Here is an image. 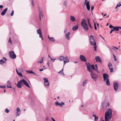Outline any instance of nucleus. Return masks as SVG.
<instances>
[{"label":"nucleus","mask_w":121,"mask_h":121,"mask_svg":"<svg viewBox=\"0 0 121 121\" xmlns=\"http://www.w3.org/2000/svg\"><path fill=\"white\" fill-rule=\"evenodd\" d=\"M79 58L82 61L85 62H86L87 61L85 57L83 55H81L80 56Z\"/></svg>","instance_id":"obj_8"},{"label":"nucleus","mask_w":121,"mask_h":121,"mask_svg":"<svg viewBox=\"0 0 121 121\" xmlns=\"http://www.w3.org/2000/svg\"><path fill=\"white\" fill-rule=\"evenodd\" d=\"M5 112L7 113H8L9 112V110L7 108H6L5 109Z\"/></svg>","instance_id":"obj_39"},{"label":"nucleus","mask_w":121,"mask_h":121,"mask_svg":"<svg viewBox=\"0 0 121 121\" xmlns=\"http://www.w3.org/2000/svg\"><path fill=\"white\" fill-rule=\"evenodd\" d=\"M43 59L42 58V60L41 61H38V62H37V63H43Z\"/></svg>","instance_id":"obj_45"},{"label":"nucleus","mask_w":121,"mask_h":121,"mask_svg":"<svg viewBox=\"0 0 121 121\" xmlns=\"http://www.w3.org/2000/svg\"><path fill=\"white\" fill-rule=\"evenodd\" d=\"M0 88H5V86H2L0 85Z\"/></svg>","instance_id":"obj_48"},{"label":"nucleus","mask_w":121,"mask_h":121,"mask_svg":"<svg viewBox=\"0 0 121 121\" xmlns=\"http://www.w3.org/2000/svg\"><path fill=\"white\" fill-rule=\"evenodd\" d=\"M118 7V4H117V5L115 7V9H117V7Z\"/></svg>","instance_id":"obj_60"},{"label":"nucleus","mask_w":121,"mask_h":121,"mask_svg":"<svg viewBox=\"0 0 121 121\" xmlns=\"http://www.w3.org/2000/svg\"><path fill=\"white\" fill-rule=\"evenodd\" d=\"M70 33L69 32H68L65 35V38L67 40H69V39L70 37L69 35H70Z\"/></svg>","instance_id":"obj_13"},{"label":"nucleus","mask_w":121,"mask_h":121,"mask_svg":"<svg viewBox=\"0 0 121 121\" xmlns=\"http://www.w3.org/2000/svg\"><path fill=\"white\" fill-rule=\"evenodd\" d=\"M91 73V78L94 81H96L98 78V76L97 75L94 73L93 71Z\"/></svg>","instance_id":"obj_5"},{"label":"nucleus","mask_w":121,"mask_h":121,"mask_svg":"<svg viewBox=\"0 0 121 121\" xmlns=\"http://www.w3.org/2000/svg\"><path fill=\"white\" fill-rule=\"evenodd\" d=\"M49 39L51 41L53 42H54L55 41V40L54 39V38L53 37H50V38Z\"/></svg>","instance_id":"obj_33"},{"label":"nucleus","mask_w":121,"mask_h":121,"mask_svg":"<svg viewBox=\"0 0 121 121\" xmlns=\"http://www.w3.org/2000/svg\"><path fill=\"white\" fill-rule=\"evenodd\" d=\"M112 64L110 63H109L108 64V66L109 68H110V66H112Z\"/></svg>","instance_id":"obj_40"},{"label":"nucleus","mask_w":121,"mask_h":121,"mask_svg":"<svg viewBox=\"0 0 121 121\" xmlns=\"http://www.w3.org/2000/svg\"><path fill=\"white\" fill-rule=\"evenodd\" d=\"M95 70L96 71H97V73H100V72L98 70V69H95Z\"/></svg>","instance_id":"obj_51"},{"label":"nucleus","mask_w":121,"mask_h":121,"mask_svg":"<svg viewBox=\"0 0 121 121\" xmlns=\"http://www.w3.org/2000/svg\"><path fill=\"white\" fill-rule=\"evenodd\" d=\"M95 60L96 61L100 63H102V61L101 59L98 56H96L95 57Z\"/></svg>","instance_id":"obj_10"},{"label":"nucleus","mask_w":121,"mask_h":121,"mask_svg":"<svg viewBox=\"0 0 121 121\" xmlns=\"http://www.w3.org/2000/svg\"><path fill=\"white\" fill-rule=\"evenodd\" d=\"M55 104H56V106L57 105H59L60 106V104H59V103L57 102H55Z\"/></svg>","instance_id":"obj_41"},{"label":"nucleus","mask_w":121,"mask_h":121,"mask_svg":"<svg viewBox=\"0 0 121 121\" xmlns=\"http://www.w3.org/2000/svg\"><path fill=\"white\" fill-rule=\"evenodd\" d=\"M114 26H113L112 25H110L109 27L110 28H113H113H114Z\"/></svg>","instance_id":"obj_42"},{"label":"nucleus","mask_w":121,"mask_h":121,"mask_svg":"<svg viewBox=\"0 0 121 121\" xmlns=\"http://www.w3.org/2000/svg\"><path fill=\"white\" fill-rule=\"evenodd\" d=\"M106 84L107 86H110V82L109 79H107V80H106Z\"/></svg>","instance_id":"obj_22"},{"label":"nucleus","mask_w":121,"mask_h":121,"mask_svg":"<svg viewBox=\"0 0 121 121\" xmlns=\"http://www.w3.org/2000/svg\"><path fill=\"white\" fill-rule=\"evenodd\" d=\"M86 6L90 5L89 4V1H88L86 2Z\"/></svg>","instance_id":"obj_47"},{"label":"nucleus","mask_w":121,"mask_h":121,"mask_svg":"<svg viewBox=\"0 0 121 121\" xmlns=\"http://www.w3.org/2000/svg\"><path fill=\"white\" fill-rule=\"evenodd\" d=\"M9 55L10 58L13 59H15L16 57V55L13 51H10L9 52Z\"/></svg>","instance_id":"obj_4"},{"label":"nucleus","mask_w":121,"mask_h":121,"mask_svg":"<svg viewBox=\"0 0 121 121\" xmlns=\"http://www.w3.org/2000/svg\"><path fill=\"white\" fill-rule=\"evenodd\" d=\"M39 70L41 71H43V68H42L41 69H39Z\"/></svg>","instance_id":"obj_58"},{"label":"nucleus","mask_w":121,"mask_h":121,"mask_svg":"<svg viewBox=\"0 0 121 121\" xmlns=\"http://www.w3.org/2000/svg\"><path fill=\"white\" fill-rule=\"evenodd\" d=\"M28 73H33V71L32 70H30L29 71H26Z\"/></svg>","instance_id":"obj_30"},{"label":"nucleus","mask_w":121,"mask_h":121,"mask_svg":"<svg viewBox=\"0 0 121 121\" xmlns=\"http://www.w3.org/2000/svg\"><path fill=\"white\" fill-rule=\"evenodd\" d=\"M37 32L38 34H39V37H42V33L41 30L40 29H39L37 30Z\"/></svg>","instance_id":"obj_14"},{"label":"nucleus","mask_w":121,"mask_h":121,"mask_svg":"<svg viewBox=\"0 0 121 121\" xmlns=\"http://www.w3.org/2000/svg\"><path fill=\"white\" fill-rule=\"evenodd\" d=\"M3 59L5 61H6L7 60V58L5 57H3Z\"/></svg>","instance_id":"obj_46"},{"label":"nucleus","mask_w":121,"mask_h":121,"mask_svg":"<svg viewBox=\"0 0 121 121\" xmlns=\"http://www.w3.org/2000/svg\"><path fill=\"white\" fill-rule=\"evenodd\" d=\"M7 9H8L7 8L5 9L1 12V15L2 16L4 15L7 11Z\"/></svg>","instance_id":"obj_15"},{"label":"nucleus","mask_w":121,"mask_h":121,"mask_svg":"<svg viewBox=\"0 0 121 121\" xmlns=\"http://www.w3.org/2000/svg\"><path fill=\"white\" fill-rule=\"evenodd\" d=\"M94 27H95V30H97V27H96V23L95 22L94 23Z\"/></svg>","instance_id":"obj_44"},{"label":"nucleus","mask_w":121,"mask_h":121,"mask_svg":"<svg viewBox=\"0 0 121 121\" xmlns=\"http://www.w3.org/2000/svg\"><path fill=\"white\" fill-rule=\"evenodd\" d=\"M66 62L68 63V62H67V61H65V60H64V65H65V64L66 63Z\"/></svg>","instance_id":"obj_49"},{"label":"nucleus","mask_w":121,"mask_h":121,"mask_svg":"<svg viewBox=\"0 0 121 121\" xmlns=\"http://www.w3.org/2000/svg\"><path fill=\"white\" fill-rule=\"evenodd\" d=\"M41 15L42 16V17H43V13L41 11H39V20L40 21L41 20Z\"/></svg>","instance_id":"obj_26"},{"label":"nucleus","mask_w":121,"mask_h":121,"mask_svg":"<svg viewBox=\"0 0 121 121\" xmlns=\"http://www.w3.org/2000/svg\"><path fill=\"white\" fill-rule=\"evenodd\" d=\"M59 60L60 61L64 60L65 59V57L63 56H61L59 57Z\"/></svg>","instance_id":"obj_21"},{"label":"nucleus","mask_w":121,"mask_h":121,"mask_svg":"<svg viewBox=\"0 0 121 121\" xmlns=\"http://www.w3.org/2000/svg\"><path fill=\"white\" fill-rule=\"evenodd\" d=\"M3 7V6L2 5H0V9H2Z\"/></svg>","instance_id":"obj_57"},{"label":"nucleus","mask_w":121,"mask_h":121,"mask_svg":"<svg viewBox=\"0 0 121 121\" xmlns=\"http://www.w3.org/2000/svg\"><path fill=\"white\" fill-rule=\"evenodd\" d=\"M87 9L89 11L90 9V5L86 6Z\"/></svg>","instance_id":"obj_37"},{"label":"nucleus","mask_w":121,"mask_h":121,"mask_svg":"<svg viewBox=\"0 0 121 121\" xmlns=\"http://www.w3.org/2000/svg\"><path fill=\"white\" fill-rule=\"evenodd\" d=\"M94 45V48L95 51H96L97 50V46L96 43V42L95 43V44L93 45Z\"/></svg>","instance_id":"obj_27"},{"label":"nucleus","mask_w":121,"mask_h":121,"mask_svg":"<svg viewBox=\"0 0 121 121\" xmlns=\"http://www.w3.org/2000/svg\"><path fill=\"white\" fill-rule=\"evenodd\" d=\"M70 20L73 22L75 20V18L73 16H70Z\"/></svg>","instance_id":"obj_19"},{"label":"nucleus","mask_w":121,"mask_h":121,"mask_svg":"<svg viewBox=\"0 0 121 121\" xmlns=\"http://www.w3.org/2000/svg\"><path fill=\"white\" fill-rule=\"evenodd\" d=\"M66 2L65 1V2H64V5H65L66 6Z\"/></svg>","instance_id":"obj_54"},{"label":"nucleus","mask_w":121,"mask_h":121,"mask_svg":"<svg viewBox=\"0 0 121 121\" xmlns=\"http://www.w3.org/2000/svg\"><path fill=\"white\" fill-rule=\"evenodd\" d=\"M95 67L96 68L95 69H98V66L97 64L95 65Z\"/></svg>","instance_id":"obj_55"},{"label":"nucleus","mask_w":121,"mask_h":121,"mask_svg":"<svg viewBox=\"0 0 121 121\" xmlns=\"http://www.w3.org/2000/svg\"><path fill=\"white\" fill-rule=\"evenodd\" d=\"M67 29H66L65 30H64V33H66L67 32Z\"/></svg>","instance_id":"obj_62"},{"label":"nucleus","mask_w":121,"mask_h":121,"mask_svg":"<svg viewBox=\"0 0 121 121\" xmlns=\"http://www.w3.org/2000/svg\"><path fill=\"white\" fill-rule=\"evenodd\" d=\"M65 105V103H64L63 102H61V103L60 104V107H62V105Z\"/></svg>","instance_id":"obj_38"},{"label":"nucleus","mask_w":121,"mask_h":121,"mask_svg":"<svg viewBox=\"0 0 121 121\" xmlns=\"http://www.w3.org/2000/svg\"><path fill=\"white\" fill-rule=\"evenodd\" d=\"M114 30L117 31L119 30V26H114L113 29Z\"/></svg>","instance_id":"obj_20"},{"label":"nucleus","mask_w":121,"mask_h":121,"mask_svg":"<svg viewBox=\"0 0 121 121\" xmlns=\"http://www.w3.org/2000/svg\"><path fill=\"white\" fill-rule=\"evenodd\" d=\"M78 28V25H76L74 26L72 28V30L73 31H74L76 30Z\"/></svg>","instance_id":"obj_17"},{"label":"nucleus","mask_w":121,"mask_h":121,"mask_svg":"<svg viewBox=\"0 0 121 121\" xmlns=\"http://www.w3.org/2000/svg\"><path fill=\"white\" fill-rule=\"evenodd\" d=\"M12 41L11 40V38H10L9 39V41H8L9 43H11V44H12Z\"/></svg>","instance_id":"obj_43"},{"label":"nucleus","mask_w":121,"mask_h":121,"mask_svg":"<svg viewBox=\"0 0 121 121\" xmlns=\"http://www.w3.org/2000/svg\"><path fill=\"white\" fill-rule=\"evenodd\" d=\"M88 24H89V26H90V27L91 28H92V27L89 22V19L88 18Z\"/></svg>","instance_id":"obj_32"},{"label":"nucleus","mask_w":121,"mask_h":121,"mask_svg":"<svg viewBox=\"0 0 121 121\" xmlns=\"http://www.w3.org/2000/svg\"><path fill=\"white\" fill-rule=\"evenodd\" d=\"M109 68V69H110V71L111 73H112L113 72V69L112 68Z\"/></svg>","instance_id":"obj_35"},{"label":"nucleus","mask_w":121,"mask_h":121,"mask_svg":"<svg viewBox=\"0 0 121 121\" xmlns=\"http://www.w3.org/2000/svg\"><path fill=\"white\" fill-rule=\"evenodd\" d=\"M52 60L53 62H54L55 61V59H53L52 58H51V59Z\"/></svg>","instance_id":"obj_52"},{"label":"nucleus","mask_w":121,"mask_h":121,"mask_svg":"<svg viewBox=\"0 0 121 121\" xmlns=\"http://www.w3.org/2000/svg\"><path fill=\"white\" fill-rule=\"evenodd\" d=\"M103 76L104 78V81H106V80L109 79V77L108 75L106 73H104L103 74Z\"/></svg>","instance_id":"obj_7"},{"label":"nucleus","mask_w":121,"mask_h":121,"mask_svg":"<svg viewBox=\"0 0 121 121\" xmlns=\"http://www.w3.org/2000/svg\"><path fill=\"white\" fill-rule=\"evenodd\" d=\"M114 30H112L111 31H110L109 34H111L112 33V31H114Z\"/></svg>","instance_id":"obj_53"},{"label":"nucleus","mask_w":121,"mask_h":121,"mask_svg":"<svg viewBox=\"0 0 121 121\" xmlns=\"http://www.w3.org/2000/svg\"><path fill=\"white\" fill-rule=\"evenodd\" d=\"M94 8V6H92L91 7V11H92Z\"/></svg>","instance_id":"obj_56"},{"label":"nucleus","mask_w":121,"mask_h":121,"mask_svg":"<svg viewBox=\"0 0 121 121\" xmlns=\"http://www.w3.org/2000/svg\"><path fill=\"white\" fill-rule=\"evenodd\" d=\"M51 118L53 121H56L55 120L53 117H52Z\"/></svg>","instance_id":"obj_59"},{"label":"nucleus","mask_w":121,"mask_h":121,"mask_svg":"<svg viewBox=\"0 0 121 121\" xmlns=\"http://www.w3.org/2000/svg\"><path fill=\"white\" fill-rule=\"evenodd\" d=\"M118 7H120V6H121V4H118Z\"/></svg>","instance_id":"obj_64"},{"label":"nucleus","mask_w":121,"mask_h":121,"mask_svg":"<svg viewBox=\"0 0 121 121\" xmlns=\"http://www.w3.org/2000/svg\"><path fill=\"white\" fill-rule=\"evenodd\" d=\"M43 79L44 80V82H49L47 78H44Z\"/></svg>","instance_id":"obj_28"},{"label":"nucleus","mask_w":121,"mask_h":121,"mask_svg":"<svg viewBox=\"0 0 121 121\" xmlns=\"http://www.w3.org/2000/svg\"><path fill=\"white\" fill-rule=\"evenodd\" d=\"M31 4L33 5V6H34V2L33 0H32Z\"/></svg>","instance_id":"obj_50"},{"label":"nucleus","mask_w":121,"mask_h":121,"mask_svg":"<svg viewBox=\"0 0 121 121\" xmlns=\"http://www.w3.org/2000/svg\"><path fill=\"white\" fill-rule=\"evenodd\" d=\"M16 110L17 111V112L16 113L17 116H18L20 115L21 113L20 109L18 107L17 108Z\"/></svg>","instance_id":"obj_11"},{"label":"nucleus","mask_w":121,"mask_h":121,"mask_svg":"<svg viewBox=\"0 0 121 121\" xmlns=\"http://www.w3.org/2000/svg\"><path fill=\"white\" fill-rule=\"evenodd\" d=\"M112 111L111 109H108L105 114V121H108L110 120L112 116Z\"/></svg>","instance_id":"obj_1"},{"label":"nucleus","mask_w":121,"mask_h":121,"mask_svg":"<svg viewBox=\"0 0 121 121\" xmlns=\"http://www.w3.org/2000/svg\"><path fill=\"white\" fill-rule=\"evenodd\" d=\"M90 41L91 44L92 45H93L95 44V43L96 42L94 39H93V40H91Z\"/></svg>","instance_id":"obj_23"},{"label":"nucleus","mask_w":121,"mask_h":121,"mask_svg":"<svg viewBox=\"0 0 121 121\" xmlns=\"http://www.w3.org/2000/svg\"><path fill=\"white\" fill-rule=\"evenodd\" d=\"M91 68L95 70V67L94 65H90Z\"/></svg>","instance_id":"obj_31"},{"label":"nucleus","mask_w":121,"mask_h":121,"mask_svg":"<svg viewBox=\"0 0 121 121\" xmlns=\"http://www.w3.org/2000/svg\"><path fill=\"white\" fill-rule=\"evenodd\" d=\"M87 80L85 79L84 81L83 82V84H82V86H84L86 84V82H87Z\"/></svg>","instance_id":"obj_24"},{"label":"nucleus","mask_w":121,"mask_h":121,"mask_svg":"<svg viewBox=\"0 0 121 121\" xmlns=\"http://www.w3.org/2000/svg\"><path fill=\"white\" fill-rule=\"evenodd\" d=\"M81 25L83 27V29L85 31H87L88 29V26L85 22V20L84 19H82L81 22Z\"/></svg>","instance_id":"obj_3"},{"label":"nucleus","mask_w":121,"mask_h":121,"mask_svg":"<svg viewBox=\"0 0 121 121\" xmlns=\"http://www.w3.org/2000/svg\"><path fill=\"white\" fill-rule=\"evenodd\" d=\"M65 59L66 60V61H67L68 62H69V58H68L67 56H66L65 58Z\"/></svg>","instance_id":"obj_36"},{"label":"nucleus","mask_w":121,"mask_h":121,"mask_svg":"<svg viewBox=\"0 0 121 121\" xmlns=\"http://www.w3.org/2000/svg\"><path fill=\"white\" fill-rule=\"evenodd\" d=\"M94 39V37L93 35H90V40H92Z\"/></svg>","instance_id":"obj_29"},{"label":"nucleus","mask_w":121,"mask_h":121,"mask_svg":"<svg viewBox=\"0 0 121 121\" xmlns=\"http://www.w3.org/2000/svg\"><path fill=\"white\" fill-rule=\"evenodd\" d=\"M17 74L21 77H22L23 76V75L22 74V73L21 72L17 73Z\"/></svg>","instance_id":"obj_34"},{"label":"nucleus","mask_w":121,"mask_h":121,"mask_svg":"<svg viewBox=\"0 0 121 121\" xmlns=\"http://www.w3.org/2000/svg\"><path fill=\"white\" fill-rule=\"evenodd\" d=\"M23 83L26 86L30 88V87L28 82L24 79H22L18 82L17 85V86L19 88H21L23 85Z\"/></svg>","instance_id":"obj_2"},{"label":"nucleus","mask_w":121,"mask_h":121,"mask_svg":"<svg viewBox=\"0 0 121 121\" xmlns=\"http://www.w3.org/2000/svg\"><path fill=\"white\" fill-rule=\"evenodd\" d=\"M6 83L7 84V87L8 88H12V87L11 86V82H10V81L9 80H8L7 81V82Z\"/></svg>","instance_id":"obj_12"},{"label":"nucleus","mask_w":121,"mask_h":121,"mask_svg":"<svg viewBox=\"0 0 121 121\" xmlns=\"http://www.w3.org/2000/svg\"><path fill=\"white\" fill-rule=\"evenodd\" d=\"M113 86L115 91H117L118 87V83L117 82H115L113 84Z\"/></svg>","instance_id":"obj_6"},{"label":"nucleus","mask_w":121,"mask_h":121,"mask_svg":"<svg viewBox=\"0 0 121 121\" xmlns=\"http://www.w3.org/2000/svg\"><path fill=\"white\" fill-rule=\"evenodd\" d=\"M5 63V61H4L2 59H1L0 60V64L2 65L4 63Z\"/></svg>","instance_id":"obj_25"},{"label":"nucleus","mask_w":121,"mask_h":121,"mask_svg":"<svg viewBox=\"0 0 121 121\" xmlns=\"http://www.w3.org/2000/svg\"><path fill=\"white\" fill-rule=\"evenodd\" d=\"M94 112L93 113L92 115L93 117H94V121H97L98 119V117L96 116L94 114Z\"/></svg>","instance_id":"obj_16"},{"label":"nucleus","mask_w":121,"mask_h":121,"mask_svg":"<svg viewBox=\"0 0 121 121\" xmlns=\"http://www.w3.org/2000/svg\"><path fill=\"white\" fill-rule=\"evenodd\" d=\"M113 47L114 48H115V49H116L117 50H118V48H117V47H114V46H113Z\"/></svg>","instance_id":"obj_61"},{"label":"nucleus","mask_w":121,"mask_h":121,"mask_svg":"<svg viewBox=\"0 0 121 121\" xmlns=\"http://www.w3.org/2000/svg\"><path fill=\"white\" fill-rule=\"evenodd\" d=\"M49 82H44V85L45 87L46 88H48L49 86Z\"/></svg>","instance_id":"obj_18"},{"label":"nucleus","mask_w":121,"mask_h":121,"mask_svg":"<svg viewBox=\"0 0 121 121\" xmlns=\"http://www.w3.org/2000/svg\"><path fill=\"white\" fill-rule=\"evenodd\" d=\"M91 67L89 63H88L87 65V69L88 71L90 73L93 71L91 68Z\"/></svg>","instance_id":"obj_9"},{"label":"nucleus","mask_w":121,"mask_h":121,"mask_svg":"<svg viewBox=\"0 0 121 121\" xmlns=\"http://www.w3.org/2000/svg\"><path fill=\"white\" fill-rule=\"evenodd\" d=\"M13 14H14V13H12V12H11V13L10 14L11 15V16H13Z\"/></svg>","instance_id":"obj_63"}]
</instances>
